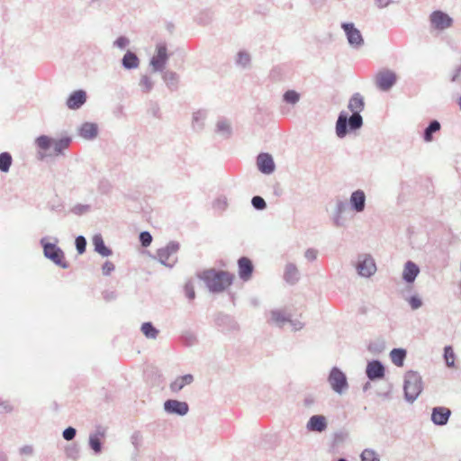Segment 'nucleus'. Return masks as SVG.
<instances>
[{
  "label": "nucleus",
  "instance_id": "obj_1",
  "mask_svg": "<svg viewBox=\"0 0 461 461\" xmlns=\"http://www.w3.org/2000/svg\"><path fill=\"white\" fill-rule=\"evenodd\" d=\"M199 277L204 281L210 291L220 293L227 289L233 281V275L227 271H217L215 269H207L199 275Z\"/></svg>",
  "mask_w": 461,
  "mask_h": 461
},
{
  "label": "nucleus",
  "instance_id": "obj_2",
  "mask_svg": "<svg viewBox=\"0 0 461 461\" xmlns=\"http://www.w3.org/2000/svg\"><path fill=\"white\" fill-rule=\"evenodd\" d=\"M421 377L415 372L410 371L405 375L404 393L407 400L414 401L421 393Z\"/></svg>",
  "mask_w": 461,
  "mask_h": 461
},
{
  "label": "nucleus",
  "instance_id": "obj_3",
  "mask_svg": "<svg viewBox=\"0 0 461 461\" xmlns=\"http://www.w3.org/2000/svg\"><path fill=\"white\" fill-rule=\"evenodd\" d=\"M179 249L177 243L170 242L166 247L157 251L159 261L167 267H172L176 262V252Z\"/></svg>",
  "mask_w": 461,
  "mask_h": 461
},
{
  "label": "nucleus",
  "instance_id": "obj_4",
  "mask_svg": "<svg viewBox=\"0 0 461 461\" xmlns=\"http://www.w3.org/2000/svg\"><path fill=\"white\" fill-rule=\"evenodd\" d=\"M329 383L332 389L339 393H341L348 387L346 375L337 367L330 371Z\"/></svg>",
  "mask_w": 461,
  "mask_h": 461
},
{
  "label": "nucleus",
  "instance_id": "obj_5",
  "mask_svg": "<svg viewBox=\"0 0 461 461\" xmlns=\"http://www.w3.org/2000/svg\"><path fill=\"white\" fill-rule=\"evenodd\" d=\"M44 255L55 264L67 267L63 251L55 244L46 243L44 245Z\"/></svg>",
  "mask_w": 461,
  "mask_h": 461
},
{
  "label": "nucleus",
  "instance_id": "obj_6",
  "mask_svg": "<svg viewBox=\"0 0 461 461\" xmlns=\"http://www.w3.org/2000/svg\"><path fill=\"white\" fill-rule=\"evenodd\" d=\"M395 81V74L388 70L379 72L375 77L377 86L383 91L390 89Z\"/></svg>",
  "mask_w": 461,
  "mask_h": 461
},
{
  "label": "nucleus",
  "instance_id": "obj_7",
  "mask_svg": "<svg viewBox=\"0 0 461 461\" xmlns=\"http://www.w3.org/2000/svg\"><path fill=\"white\" fill-rule=\"evenodd\" d=\"M431 24L438 30H444L451 26L452 19L441 11H435L430 14Z\"/></svg>",
  "mask_w": 461,
  "mask_h": 461
},
{
  "label": "nucleus",
  "instance_id": "obj_8",
  "mask_svg": "<svg viewBox=\"0 0 461 461\" xmlns=\"http://www.w3.org/2000/svg\"><path fill=\"white\" fill-rule=\"evenodd\" d=\"M167 59V48L165 45H158L157 53L153 56L150 64L155 70H162Z\"/></svg>",
  "mask_w": 461,
  "mask_h": 461
},
{
  "label": "nucleus",
  "instance_id": "obj_9",
  "mask_svg": "<svg viewBox=\"0 0 461 461\" xmlns=\"http://www.w3.org/2000/svg\"><path fill=\"white\" fill-rule=\"evenodd\" d=\"M239 276L243 281H248L251 278L253 273V264L251 260L246 257H242L238 261Z\"/></svg>",
  "mask_w": 461,
  "mask_h": 461
},
{
  "label": "nucleus",
  "instance_id": "obj_10",
  "mask_svg": "<svg viewBox=\"0 0 461 461\" xmlns=\"http://www.w3.org/2000/svg\"><path fill=\"white\" fill-rule=\"evenodd\" d=\"M164 408L169 413H176L179 415L186 414L189 410L186 402L176 400H167L164 403Z\"/></svg>",
  "mask_w": 461,
  "mask_h": 461
},
{
  "label": "nucleus",
  "instance_id": "obj_11",
  "mask_svg": "<svg viewBox=\"0 0 461 461\" xmlns=\"http://www.w3.org/2000/svg\"><path fill=\"white\" fill-rule=\"evenodd\" d=\"M258 169L265 174H270L275 169V163L272 157L267 153L259 154L257 158Z\"/></svg>",
  "mask_w": 461,
  "mask_h": 461
},
{
  "label": "nucleus",
  "instance_id": "obj_12",
  "mask_svg": "<svg viewBox=\"0 0 461 461\" xmlns=\"http://www.w3.org/2000/svg\"><path fill=\"white\" fill-rule=\"evenodd\" d=\"M451 414V411L447 407H435L432 410L431 420L437 425H445Z\"/></svg>",
  "mask_w": 461,
  "mask_h": 461
},
{
  "label": "nucleus",
  "instance_id": "obj_13",
  "mask_svg": "<svg viewBox=\"0 0 461 461\" xmlns=\"http://www.w3.org/2000/svg\"><path fill=\"white\" fill-rule=\"evenodd\" d=\"M343 29L346 32L348 36V40L350 44L359 46L363 42V38L360 32L354 27L352 23H344L342 25Z\"/></svg>",
  "mask_w": 461,
  "mask_h": 461
},
{
  "label": "nucleus",
  "instance_id": "obj_14",
  "mask_svg": "<svg viewBox=\"0 0 461 461\" xmlns=\"http://www.w3.org/2000/svg\"><path fill=\"white\" fill-rule=\"evenodd\" d=\"M86 95L83 90H77L73 92L67 100V106L69 109H78L82 104L86 103Z\"/></svg>",
  "mask_w": 461,
  "mask_h": 461
},
{
  "label": "nucleus",
  "instance_id": "obj_15",
  "mask_svg": "<svg viewBox=\"0 0 461 461\" xmlns=\"http://www.w3.org/2000/svg\"><path fill=\"white\" fill-rule=\"evenodd\" d=\"M357 270L359 275L363 276H370L373 275L376 270V267L373 258H365L362 261L359 262Z\"/></svg>",
  "mask_w": 461,
  "mask_h": 461
},
{
  "label": "nucleus",
  "instance_id": "obj_16",
  "mask_svg": "<svg viewBox=\"0 0 461 461\" xmlns=\"http://www.w3.org/2000/svg\"><path fill=\"white\" fill-rule=\"evenodd\" d=\"M366 375L369 379L382 378L384 375V368L378 361H372L366 366Z\"/></svg>",
  "mask_w": 461,
  "mask_h": 461
},
{
  "label": "nucleus",
  "instance_id": "obj_17",
  "mask_svg": "<svg viewBox=\"0 0 461 461\" xmlns=\"http://www.w3.org/2000/svg\"><path fill=\"white\" fill-rule=\"evenodd\" d=\"M419 273H420L419 267L415 263H413L411 261H408L405 264L404 268H403L402 278L407 283H412L415 280V278Z\"/></svg>",
  "mask_w": 461,
  "mask_h": 461
},
{
  "label": "nucleus",
  "instance_id": "obj_18",
  "mask_svg": "<svg viewBox=\"0 0 461 461\" xmlns=\"http://www.w3.org/2000/svg\"><path fill=\"white\" fill-rule=\"evenodd\" d=\"M365 102L363 96L357 93L355 94L349 100L348 108L352 113L360 114V113L364 110Z\"/></svg>",
  "mask_w": 461,
  "mask_h": 461
},
{
  "label": "nucleus",
  "instance_id": "obj_19",
  "mask_svg": "<svg viewBox=\"0 0 461 461\" xmlns=\"http://www.w3.org/2000/svg\"><path fill=\"white\" fill-rule=\"evenodd\" d=\"M366 196L363 191H355L350 197V203L357 212H362L365 208Z\"/></svg>",
  "mask_w": 461,
  "mask_h": 461
},
{
  "label": "nucleus",
  "instance_id": "obj_20",
  "mask_svg": "<svg viewBox=\"0 0 461 461\" xmlns=\"http://www.w3.org/2000/svg\"><path fill=\"white\" fill-rule=\"evenodd\" d=\"M326 427H327L326 419H325V417L321 416V415L312 416L310 419L309 423H308V428L311 430H314V431L321 432L326 429Z\"/></svg>",
  "mask_w": 461,
  "mask_h": 461
},
{
  "label": "nucleus",
  "instance_id": "obj_21",
  "mask_svg": "<svg viewBox=\"0 0 461 461\" xmlns=\"http://www.w3.org/2000/svg\"><path fill=\"white\" fill-rule=\"evenodd\" d=\"M194 381L192 375H185L177 377L174 382L170 384V389L172 392H179L184 386L190 384Z\"/></svg>",
  "mask_w": 461,
  "mask_h": 461
},
{
  "label": "nucleus",
  "instance_id": "obj_22",
  "mask_svg": "<svg viewBox=\"0 0 461 461\" xmlns=\"http://www.w3.org/2000/svg\"><path fill=\"white\" fill-rule=\"evenodd\" d=\"M79 134L86 140L94 139L97 135V127L94 123H84L79 130Z\"/></svg>",
  "mask_w": 461,
  "mask_h": 461
},
{
  "label": "nucleus",
  "instance_id": "obj_23",
  "mask_svg": "<svg viewBox=\"0 0 461 461\" xmlns=\"http://www.w3.org/2000/svg\"><path fill=\"white\" fill-rule=\"evenodd\" d=\"M70 141V138H62L58 140H52L51 148H53V151L50 153V155H60L64 149H68Z\"/></svg>",
  "mask_w": 461,
  "mask_h": 461
},
{
  "label": "nucleus",
  "instance_id": "obj_24",
  "mask_svg": "<svg viewBox=\"0 0 461 461\" xmlns=\"http://www.w3.org/2000/svg\"><path fill=\"white\" fill-rule=\"evenodd\" d=\"M95 249L102 256L108 257L112 254V250L108 249L100 235H95L93 239Z\"/></svg>",
  "mask_w": 461,
  "mask_h": 461
},
{
  "label": "nucleus",
  "instance_id": "obj_25",
  "mask_svg": "<svg viewBox=\"0 0 461 461\" xmlns=\"http://www.w3.org/2000/svg\"><path fill=\"white\" fill-rule=\"evenodd\" d=\"M139 63L138 57L131 51H127L122 59V65L128 69L138 68Z\"/></svg>",
  "mask_w": 461,
  "mask_h": 461
},
{
  "label": "nucleus",
  "instance_id": "obj_26",
  "mask_svg": "<svg viewBox=\"0 0 461 461\" xmlns=\"http://www.w3.org/2000/svg\"><path fill=\"white\" fill-rule=\"evenodd\" d=\"M392 362L397 366H402L406 357V351L402 348H394L390 354Z\"/></svg>",
  "mask_w": 461,
  "mask_h": 461
},
{
  "label": "nucleus",
  "instance_id": "obj_27",
  "mask_svg": "<svg viewBox=\"0 0 461 461\" xmlns=\"http://www.w3.org/2000/svg\"><path fill=\"white\" fill-rule=\"evenodd\" d=\"M348 117L344 113H340L337 121L336 132L339 137H344L347 133Z\"/></svg>",
  "mask_w": 461,
  "mask_h": 461
},
{
  "label": "nucleus",
  "instance_id": "obj_28",
  "mask_svg": "<svg viewBox=\"0 0 461 461\" xmlns=\"http://www.w3.org/2000/svg\"><path fill=\"white\" fill-rule=\"evenodd\" d=\"M289 317L282 311H273L271 312V322L278 326H283L285 322L289 321Z\"/></svg>",
  "mask_w": 461,
  "mask_h": 461
},
{
  "label": "nucleus",
  "instance_id": "obj_29",
  "mask_svg": "<svg viewBox=\"0 0 461 461\" xmlns=\"http://www.w3.org/2000/svg\"><path fill=\"white\" fill-rule=\"evenodd\" d=\"M12 156L8 152L0 154V170L2 172H8L12 165Z\"/></svg>",
  "mask_w": 461,
  "mask_h": 461
},
{
  "label": "nucleus",
  "instance_id": "obj_30",
  "mask_svg": "<svg viewBox=\"0 0 461 461\" xmlns=\"http://www.w3.org/2000/svg\"><path fill=\"white\" fill-rule=\"evenodd\" d=\"M141 331L148 339H155L158 333V330L150 322L143 323L141 325Z\"/></svg>",
  "mask_w": 461,
  "mask_h": 461
},
{
  "label": "nucleus",
  "instance_id": "obj_31",
  "mask_svg": "<svg viewBox=\"0 0 461 461\" xmlns=\"http://www.w3.org/2000/svg\"><path fill=\"white\" fill-rule=\"evenodd\" d=\"M440 129V124L437 121H433L425 131L424 139L426 141H431L432 133Z\"/></svg>",
  "mask_w": 461,
  "mask_h": 461
},
{
  "label": "nucleus",
  "instance_id": "obj_32",
  "mask_svg": "<svg viewBox=\"0 0 461 461\" xmlns=\"http://www.w3.org/2000/svg\"><path fill=\"white\" fill-rule=\"evenodd\" d=\"M363 121L360 114L352 113L351 117L348 119V125L350 129L356 130L362 126Z\"/></svg>",
  "mask_w": 461,
  "mask_h": 461
},
{
  "label": "nucleus",
  "instance_id": "obj_33",
  "mask_svg": "<svg viewBox=\"0 0 461 461\" xmlns=\"http://www.w3.org/2000/svg\"><path fill=\"white\" fill-rule=\"evenodd\" d=\"M36 143H37V145L39 146L40 149H41L43 150H47L50 148H51L52 140L50 138L43 135V136H40L36 140Z\"/></svg>",
  "mask_w": 461,
  "mask_h": 461
},
{
  "label": "nucleus",
  "instance_id": "obj_34",
  "mask_svg": "<svg viewBox=\"0 0 461 461\" xmlns=\"http://www.w3.org/2000/svg\"><path fill=\"white\" fill-rule=\"evenodd\" d=\"M299 98H300V95L294 90H288L284 95V100L289 104L297 103L299 101Z\"/></svg>",
  "mask_w": 461,
  "mask_h": 461
},
{
  "label": "nucleus",
  "instance_id": "obj_35",
  "mask_svg": "<svg viewBox=\"0 0 461 461\" xmlns=\"http://www.w3.org/2000/svg\"><path fill=\"white\" fill-rule=\"evenodd\" d=\"M444 357L448 366H454L455 364V353L451 347L445 348Z\"/></svg>",
  "mask_w": 461,
  "mask_h": 461
},
{
  "label": "nucleus",
  "instance_id": "obj_36",
  "mask_svg": "<svg viewBox=\"0 0 461 461\" xmlns=\"http://www.w3.org/2000/svg\"><path fill=\"white\" fill-rule=\"evenodd\" d=\"M361 461H380L375 451L365 449L361 454Z\"/></svg>",
  "mask_w": 461,
  "mask_h": 461
},
{
  "label": "nucleus",
  "instance_id": "obj_37",
  "mask_svg": "<svg viewBox=\"0 0 461 461\" xmlns=\"http://www.w3.org/2000/svg\"><path fill=\"white\" fill-rule=\"evenodd\" d=\"M285 279L287 282L293 283L297 277V270L294 267H288L285 271Z\"/></svg>",
  "mask_w": 461,
  "mask_h": 461
},
{
  "label": "nucleus",
  "instance_id": "obj_38",
  "mask_svg": "<svg viewBox=\"0 0 461 461\" xmlns=\"http://www.w3.org/2000/svg\"><path fill=\"white\" fill-rule=\"evenodd\" d=\"M140 240L141 242V245L143 247H148L150 245L151 241H152V237L150 235L149 232L148 231H143L140 233Z\"/></svg>",
  "mask_w": 461,
  "mask_h": 461
},
{
  "label": "nucleus",
  "instance_id": "obj_39",
  "mask_svg": "<svg viewBox=\"0 0 461 461\" xmlns=\"http://www.w3.org/2000/svg\"><path fill=\"white\" fill-rule=\"evenodd\" d=\"M86 241L84 237L79 236L76 239V247L79 254H82L86 250Z\"/></svg>",
  "mask_w": 461,
  "mask_h": 461
},
{
  "label": "nucleus",
  "instance_id": "obj_40",
  "mask_svg": "<svg viewBox=\"0 0 461 461\" xmlns=\"http://www.w3.org/2000/svg\"><path fill=\"white\" fill-rule=\"evenodd\" d=\"M89 444L95 453H99L101 451V442L96 436L90 438Z\"/></svg>",
  "mask_w": 461,
  "mask_h": 461
},
{
  "label": "nucleus",
  "instance_id": "obj_41",
  "mask_svg": "<svg viewBox=\"0 0 461 461\" xmlns=\"http://www.w3.org/2000/svg\"><path fill=\"white\" fill-rule=\"evenodd\" d=\"M252 204L255 208L262 210L266 207L265 200L260 196H254L252 198Z\"/></svg>",
  "mask_w": 461,
  "mask_h": 461
},
{
  "label": "nucleus",
  "instance_id": "obj_42",
  "mask_svg": "<svg viewBox=\"0 0 461 461\" xmlns=\"http://www.w3.org/2000/svg\"><path fill=\"white\" fill-rule=\"evenodd\" d=\"M114 270V265L111 261H105L102 267V272L104 276H109Z\"/></svg>",
  "mask_w": 461,
  "mask_h": 461
},
{
  "label": "nucleus",
  "instance_id": "obj_43",
  "mask_svg": "<svg viewBox=\"0 0 461 461\" xmlns=\"http://www.w3.org/2000/svg\"><path fill=\"white\" fill-rule=\"evenodd\" d=\"M76 436V429L69 427L63 431V437L67 440H71Z\"/></svg>",
  "mask_w": 461,
  "mask_h": 461
},
{
  "label": "nucleus",
  "instance_id": "obj_44",
  "mask_svg": "<svg viewBox=\"0 0 461 461\" xmlns=\"http://www.w3.org/2000/svg\"><path fill=\"white\" fill-rule=\"evenodd\" d=\"M128 43L129 40L125 37H119L115 41V45L120 49L125 48L128 45Z\"/></svg>",
  "mask_w": 461,
  "mask_h": 461
},
{
  "label": "nucleus",
  "instance_id": "obj_45",
  "mask_svg": "<svg viewBox=\"0 0 461 461\" xmlns=\"http://www.w3.org/2000/svg\"><path fill=\"white\" fill-rule=\"evenodd\" d=\"M409 303H410L411 308L414 309V310L418 309L419 307L421 306V301L419 298L415 297V296L411 297L409 300Z\"/></svg>",
  "mask_w": 461,
  "mask_h": 461
},
{
  "label": "nucleus",
  "instance_id": "obj_46",
  "mask_svg": "<svg viewBox=\"0 0 461 461\" xmlns=\"http://www.w3.org/2000/svg\"><path fill=\"white\" fill-rule=\"evenodd\" d=\"M185 293H186V295L188 296L189 299L192 300V299L194 298V290L193 285H185Z\"/></svg>",
  "mask_w": 461,
  "mask_h": 461
},
{
  "label": "nucleus",
  "instance_id": "obj_47",
  "mask_svg": "<svg viewBox=\"0 0 461 461\" xmlns=\"http://www.w3.org/2000/svg\"><path fill=\"white\" fill-rule=\"evenodd\" d=\"M249 57L248 54H246V53L239 54V59H238L239 63L245 65L249 62Z\"/></svg>",
  "mask_w": 461,
  "mask_h": 461
},
{
  "label": "nucleus",
  "instance_id": "obj_48",
  "mask_svg": "<svg viewBox=\"0 0 461 461\" xmlns=\"http://www.w3.org/2000/svg\"><path fill=\"white\" fill-rule=\"evenodd\" d=\"M390 0H375L378 7H384L389 4Z\"/></svg>",
  "mask_w": 461,
  "mask_h": 461
},
{
  "label": "nucleus",
  "instance_id": "obj_49",
  "mask_svg": "<svg viewBox=\"0 0 461 461\" xmlns=\"http://www.w3.org/2000/svg\"><path fill=\"white\" fill-rule=\"evenodd\" d=\"M305 256L309 259H314L316 258V252L314 250H308Z\"/></svg>",
  "mask_w": 461,
  "mask_h": 461
},
{
  "label": "nucleus",
  "instance_id": "obj_50",
  "mask_svg": "<svg viewBox=\"0 0 461 461\" xmlns=\"http://www.w3.org/2000/svg\"><path fill=\"white\" fill-rule=\"evenodd\" d=\"M339 461H347V460H345V459H343V458H340V459H339Z\"/></svg>",
  "mask_w": 461,
  "mask_h": 461
}]
</instances>
